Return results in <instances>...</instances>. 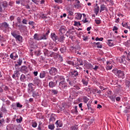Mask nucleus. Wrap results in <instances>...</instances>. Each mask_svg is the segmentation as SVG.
<instances>
[{
	"label": "nucleus",
	"instance_id": "nucleus-1",
	"mask_svg": "<svg viewBox=\"0 0 130 130\" xmlns=\"http://www.w3.org/2000/svg\"><path fill=\"white\" fill-rule=\"evenodd\" d=\"M115 75L118 77V78H123L124 77V72L121 71V70H115L113 71Z\"/></svg>",
	"mask_w": 130,
	"mask_h": 130
},
{
	"label": "nucleus",
	"instance_id": "nucleus-2",
	"mask_svg": "<svg viewBox=\"0 0 130 130\" xmlns=\"http://www.w3.org/2000/svg\"><path fill=\"white\" fill-rule=\"evenodd\" d=\"M78 61L79 62V66H84V67H87V69H90L91 70V69H93V66L91 64V63H88L87 64H85V61H82V59H79L78 60Z\"/></svg>",
	"mask_w": 130,
	"mask_h": 130
},
{
	"label": "nucleus",
	"instance_id": "nucleus-3",
	"mask_svg": "<svg viewBox=\"0 0 130 130\" xmlns=\"http://www.w3.org/2000/svg\"><path fill=\"white\" fill-rule=\"evenodd\" d=\"M76 80V79H75V78L71 77V78H70L67 79V81L68 82L71 87H73L74 85H76V84L77 83V80Z\"/></svg>",
	"mask_w": 130,
	"mask_h": 130
},
{
	"label": "nucleus",
	"instance_id": "nucleus-4",
	"mask_svg": "<svg viewBox=\"0 0 130 130\" xmlns=\"http://www.w3.org/2000/svg\"><path fill=\"white\" fill-rule=\"evenodd\" d=\"M59 85L60 86V87H61L62 88V90H67V89H68V83H67V82H66V80L65 81H61L59 83Z\"/></svg>",
	"mask_w": 130,
	"mask_h": 130
},
{
	"label": "nucleus",
	"instance_id": "nucleus-5",
	"mask_svg": "<svg viewBox=\"0 0 130 130\" xmlns=\"http://www.w3.org/2000/svg\"><path fill=\"white\" fill-rule=\"evenodd\" d=\"M27 91L29 94H31L34 91V84L33 83H30L28 84Z\"/></svg>",
	"mask_w": 130,
	"mask_h": 130
},
{
	"label": "nucleus",
	"instance_id": "nucleus-6",
	"mask_svg": "<svg viewBox=\"0 0 130 130\" xmlns=\"http://www.w3.org/2000/svg\"><path fill=\"white\" fill-rule=\"evenodd\" d=\"M49 74L51 76H55L57 74V69L54 67H52L49 70Z\"/></svg>",
	"mask_w": 130,
	"mask_h": 130
},
{
	"label": "nucleus",
	"instance_id": "nucleus-7",
	"mask_svg": "<svg viewBox=\"0 0 130 130\" xmlns=\"http://www.w3.org/2000/svg\"><path fill=\"white\" fill-rule=\"evenodd\" d=\"M71 78H73L75 80H77V77L79 76V72L76 70H73L71 72Z\"/></svg>",
	"mask_w": 130,
	"mask_h": 130
},
{
	"label": "nucleus",
	"instance_id": "nucleus-8",
	"mask_svg": "<svg viewBox=\"0 0 130 130\" xmlns=\"http://www.w3.org/2000/svg\"><path fill=\"white\" fill-rule=\"evenodd\" d=\"M57 84V81H50L49 83V88H50L51 89H53V88H54V87H55V86H56Z\"/></svg>",
	"mask_w": 130,
	"mask_h": 130
},
{
	"label": "nucleus",
	"instance_id": "nucleus-9",
	"mask_svg": "<svg viewBox=\"0 0 130 130\" xmlns=\"http://www.w3.org/2000/svg\"><path fill=\"white\" fill-rule=\"evenodd\" d=\"M15 25H16V27H18L20 31H25V30H26V29H27V26L25 25H23L22 24L18 25L17 23H16Z\"/></svg>",
	"mask_w": 130,
	"mask_h": 130
},
{
	"label": "nucleus",
	"instance_id": "nucleus-10",
	"mask_svg": "<svg viewBox=\"0 0 130 130\" xmlns=\"http://www.w3.org/2000/svg\"><path fill=\"white\" fill-rule=\"evenodd\" d=\"M20 71L16 70L14 71L13 75H12V78L13 79H16V78H17V79H19V77H20Z\"/></svg>",
	"mask_w": 130,
	"mask_h": 130
},
{
	"label": "nucleus",
	"instance_id": "nucleus-11",
	"mask_svg": "<svg viewBox=\"0 0 130 130\" xmlns=\"http://www.w3.org/2000/svg\"><path fill=\"white\" fill-rule=\"evenodd\" d=\"M0 28L1 29H7V28H9V24L7 23L6 22H4L1 24V26H0Z\"/></svg>",
	"mask_w": 130,
	"mask_h": 130
},
{
	"label": "nucleus",
	"instance_id": "nucleus-12",
	"mask_svg": "<svg viewBox=\"0 0 130 130\" xmlns=\"http://www.w3.org/2000/svg\"><path fill=\"white\" fill-rule=\"evenodd\" d=\"M20 71L21 73H25V72L27 73V72H28V68L25 66H21L20 69Z\"/></svg>",
	"mask_w": 130,
	"mask_h": 130
},
{
	"label": "nucleus",
	"instance_id": "nucleus-13",
	"mask_svg": "<svg viewBox=\"0 0 130 130\" xmlns=\"http://www.w3.org/2000/svg\"><path fill=\"white\" fill-rule=\"evenodd\" d=\"M55 119H56V116H55L53 114H52L50 116V119H49L50 122H53V121H55Z\"/></svg>",
	"mask_w": 130,
	"mask_h": 130
},
{
	"label": "nucleus",
	"instance_id": "nucleus-14",
	"mask_svg": "<svg viewBox=\"0 0 130 130\" xmlns=\"http://www.w3.org/2000/svg\"><path fill=\"white\" fill-rule=\"evenodd\" d=\"M60 51H61V53H64V52H67V47H66V46H64V45H61Z\"/></svg>",
	"mask_w": 130,
	"mask_h": 130
},
{
	"label": "nucleus",
	"instance_id": "nucleus-15",
	"mask_svg": "<svg viewBox=\"0 0 130 130\" xmlns=\"http://www.w3.org/2000/svg\"><path fill=\"white\" fill-rule=\"evenodd\" d=\"M55 124L57 127H61L62 126V121L58 120L56 121Z\"/></svg>",
	"mask_w": 130,
	"mask_h": 130
},
{
	"label": "nucleus",
	"instance_id": "nucleus-16",
	"mask_svg": "<svg viewBox=\"0 0 130 130\" xmlns=\"http://www.w3.org/2000/svg\"><path fill=\"white\" fill-rule=\"evenodd\" d=\"M34 84H35L36 85H37L38 86V85H39V84H40V83H41V80H40V79H38V78L36 77L34 79Z\"/></svg>",
	"mask_w": 130,
	"mask_h": 130
},
{
	"label": "nucleus",
	"instance_id": "nucleus-17",
	"mask_svg": "<svg viewBox=\"0 0 130 130\" xmlns=\"http://www.w3.org/2000/svg\"><path fill=\"white\" fill-rule=\"evenodd\" d=\"M103 11H108V9H107V8L106 7V5L103 4L101 5V9H100V13L102 12Z\"/></svg>",
	"mask_w": 130,
	"mask_h": 130
},
{
	"label": "nucleus",
	"instance_id": "nucleus-18",
	"mask_svg": "<svg viewBox=\"0 0 130 130\" xmlns=\"http://www.w3.org/2000/svg\"><path fill=\"white\" fill-rule=\"evenodd\" d=\"M51 38H52L54 41H56V40L58 39V37H57L56 35H55L54 33H51Z\"/></svg>",
	"mask_w": 130,
	"mask_h": 130
},
{
	"label": "nucleus",
	"instance_id": "nucleus-19",
	"mask_svg": "<svg viewBox=\"0 0 130 130\" xmlns=\"http://www.w3.org/2000/svg\"><path fill=\"white\" fill-rule=\"evenodd\" d=\"M59 31L60 32V33H61V34H63V33H66V26H61L59 29Z\"/></svg>",
	"mask_w": 130,
	"mask_h": 130
},
{
	"label": "nucleus",
	"instance_id": "nucleus-20",
	"mask_svg": "<svg viewBox=\"0 0 130 130\" xmlns=\"http://www.w3.org/2000/svg\"><path fill=\"white\" fill-rule=\"evenodd\" d=\"M17 63L15 64V67H20V66H22V63L23 62V60L22 59H18V60L17 61Z\"/></svg>",
	"mask_w": 130,
	"mask_h": 130
},
{
	"label": "nucleus",
	"instance_id": "nucleus-21",
	"mask_svg": "<svg viewBox=\"0 0 130 130\" xmlns=\"http://www.w3.org/2000/svg\"><path fill=\"white\" fill-rule=\"evenodd\" d=\"M34 39L35 40L40 41L41 40V37L38 34H35L34 36Z\"/></svg>",
	"mask_w": 130,
	"mask_h": 130
},
{
	"label": "nucleus",
	"instance_id": "nucleus-22",
	"mask_svg": "<svg viewBox=\"0 0 130 130\" xmlns=\"http://www.w3.org/2000/svg\"><path fill=\"white\" fill-rule=\"evenodd\" d=\"M99 6H98V4H96V6H95L94 8V13H95L96 16H97V15H98V13H99Z\"/></svg>",
	"mask_w": 130,
	"mask_h": 130
},
{
	"label": "nucleus",
	"instance_id": "nucleus-23",
	"mask_svg": "<svg viewBox=\"0 0 130 130\" xmlns=\"http://www.w3.org/2000/svg\"><path fill=\"white\" fill-rule=\"evenodd\" d=\"M111 69H112V64L110 61H107L106 70H111Z\"/></svg>",
	"mask_w": 130,
	"mask_h": 130
},
{
	"label": "nucleus",
	"instance_id": "nucleus-24",
	"mask_svg": "<svg viewBox=\"0 0 130 130\" xmlns=\"http://www.w3.org/2000/svg\"><path fill=\"white\" fill-rule=\"evenodd\" d=\"M46 76V73L45 71H42L40 74V78H41V79H43V78H45Z\"/></svg>",
	"mask_w": 130,
	"mask_h": 130
},
{
	"label": "nucleus",
	"instance_id": "nucleus-25",
	"mask_svg": "<svg viewBox=\"0 0 130 130\" xmlns=\"http://www.w3.org/2000/svg\"><path fill=\"white\" fill-rule=\"evenodd\" d=\"M15 39L17 41H19V42H22V41H23V37L20 35H18L15 38Z\"/></svg>",
	"mask_w": 130,
	"mask_h": 130
},
{
	"label": "nucleus",
	"instance_id": "nucleus-26",
	"mask_svg": "<svg viewBox=\"0 0 130 130\" xmlns=\"http://www.w3.org/2000/svg\"><path fill=\"white\" fill-rule=\"evenodd\" d=\"M125 60V56H122V57H120L119 58V61H120V63H123V62Z\"/></svg>",
	"mask_w": 130,
	"mask_h": 130
},
{
	"label": "nucleus",
	"instance_id": "nucleus-27",
	"mask_svg": "<svg viewBox=\"0 0 130 130\" xmlns=\"http://www.w3.org/2000/svg\"><path fill=\"white\" fill-rule=\"evenodd\" d=\"M107 43L110 47L113 46V45H114V44L112 42V40H108Z\"/></svg>",
	"mask_w": 130,
	"mask_h": 130
},
{
	"label": "nucleus",
	"instance_id": "nucleus-28",
	"mask_svg": "<svg viewBox=\"0 0 130 130\" xmlns=\"http://www.w3.org/2000/svg\"><path fill=\"white\" fill-rule=\"evenodd\" d=\"M44 53L45 56H49V54L50 53V52H49V51H48L47 49H45L44 50Z\"/></svg>",
	"mask_w": 130,
	"mask_h": 130
},
{
	"label": "nucleus",
	"instance_id": "nucleus-29",
	"mask_svg": "<svg viewBox=\"0 0 130 130\" xmlns=\"http://www.w3.org/2000/svg\"><path fill=\"white\" fill-rule=\"evenodd\" d=\"M20 80L21 82H24L26 80V76L24 74H22L20 76Z\"/></svg>",
	"mask_w": 130,
	"mask_h": 130
},
{
	"label": "nucleus",
	"instance_id": "nucleus-30",
	"mask_svg": "<svg viewBox=\"0 0 130 130\" xmlns=\"http://www.w3.org/2000/svg\"><path fill=\"white\" fill-rule=\"evenodd\" d=\"M75 18L77 19V20H81V19H82V14L77 13Z\"/></svg>",
	"mask_w": 130,
	"mask_h": 130
},
{
	"label": "nucleus",
	"instance_id": "nucleus-31",
	"mask_svg": "<svg viewBox=\"0 0 130 130\" xmlns=\"http://www.w3.org/2000/svg\"><path fill=\"white\" fill-rule=\"evenodd\" d=\"M0 6H2L3 8H6V7L8 6V3L7 1H4L1 3Z\"/></svg>",
	"mask_w": 130,
	"mask_h": 130
},
{
	"label": "nucleus",
	"instance_id": "nucleus-32",
	"mask_svg": "<svg viewBox=\"0 0 130 130\" xmlns=\"http://www.w3.org/2000/svg\"><path fill=\"white\" fill-rule=\"evenodd\" d=\"M39 96V93L37 91L32 92V96L34 98H36V97Z\"/></svg>",
	"mask_w": 130,
	"mask_h": 130
},
{
	"label": "nucleus",
	"instance_id": "nucleus-33",
	"mask_svg": "<svg viewBox=\"0 0 130 130\" xmlns=\"http://www.w3.org/2000/svg\"><path fill=\"white\" fill-rule=\"evenodd\" d=\"M57 78H58V80H59V81H66V79L63 76H57Z\"/></svg>",
	"mask_w": 130,
	"mask_h": 130
},
{
	"label": "nucleus",
	"instance_id": "nucleus-34",
	"mask_svg": "<svg viewBox=\"0 0 130 130\" xmlns=\"http://www.w3.org/2000/svg\"><path fill=\"white\" fill-rule=\"evenodd\" d=\"M66 37L63 36H61L59 39H58V41H59V42H63V41L64 40Z\"/></svg>",
	"mask_w": 130,
	"mask_h": 130
},
{
	"label": "nucleus",
	"instance_id": "nucleus-35",
	"mask_svg": "<svg viewBox=\"0 0 130 130\" xmlns=\"http://www.w3.org/2000/svg\"><path fill=\"white\" fill-rule=\"evenodd\" d=\"M72 130H79V125H75L71 127Z\"/></svg>",
	"mask_w": 130,
	"mask_h": 130
},
{
	"label": "nucleus",
	"instance_id": "nucleus-36",
	"mask_svg": "<svg viewBox=\"0 0 130 130\" xmlns=\"http://www.w3.org/2000/svg\"><path fill=\"white\" fill-rule=\"evenodd\" d=\"M74 7L75 8H77V9L79 8H81V7H82V6H81V4H80V1H78L77 2L76 5H74Z\"/></svg>",
	"mask_w": 130,
	"mask_h": 130
},
{
	"label": "nucleus",
	"instance_id": "nucleus-37",
	"mask_svg": "<svg viewBox=\"0 0 130 130\" xmlns=\"http://www.w3.org/2000/svg\"><path fill=\"white\" fill-rule=\"evenodd\" d=\"M11 35H12V36L15 38L16 37H17L18 35V34H17V31H14L11 32Z\"/></svg>",
	"mask_w": 130,
	"mask_h": 130
},
{
	"label": "nucleus",
	"instance_id": "nucleus-38",
	"mask_svg": "<svg viewBox=\"0 0 130 130\" xmlns=\"http://www.w3.org/2000/svg\"><path fill=\"white\" fill-rule=\"evenodd\" d=\"M48 36H47L46 34H44L43 36H41V39L42 40V39L46 40L47 39Z\"/></svg>",
	"mask_w": 130,
	"mask_h": 130
},
{
	"label": "nucleus",
	"instance_id": "nucleus-39",
	"mask_svg": "<svg viewBox=\"0 0 130 130\" xmlns=\"http://www.w3.org/2000/svg\"><path fill=\"white\" fill-rule=\"evenodd\" d=\"M22 120H23V117H22L21 116H20L19 119H16V121L18 123H21V122H22Z\"/></svg>",
	"mask_w": 130,
	"mask_h": 130
},
{
	"label": "nucleus",
	"instance_id": "nucleus-40",
	"mask_svg": "<svg viewBox=\"0 0 130 130\" xmlns=\"http://www.w3.org/2000/svg\"><path fill=\"white\" fill-rule=\"evenodd\" d=\"M51 92L54 95H57V93H58V91L56 89H52Z\"/></svg>",
	"mask_w": 130,
	"mask_h": 130
},
{
	"label": "nucleus",
	"instance_id": "nucleus-41",
	"mask_svg": "<svg viewBox=\"0 0 130 130\" xmlns=\"http://www.w3.org/2000/svg\"><path fill=\"white\" fill-rule=\"evenodd\" d=\"M109 98L111 99V101L113 102H115V96H114L113 95H110Z\"/></svg>",
	"mask_w": 130,
	"mask_h": 130
},
{
	"label": "nucleus",
	"instance_id": "nucleus-42",
	"mask_svg": "<svg viewBox=\"0 0 130 130\" xmlns=\"http://www.w3.org/2000/svg\"><path fill=\"white\" fill-rule=\"evenodd\" d=\"M96 47L98 48H102L103 46L102 45L100 44V42H98L96 43Z\"/></svg>",
	"mask_w": 130,
	"mask_h": 130
},
{
	"label": "nucleus",
	"instance_id": "nucleus-43",
	"mask_svg": "<svg viewBox=\"0 0 130 130\" xmlns=\"http://www.w3.org/2000/svg\"><path fill=\"white\" fill-rule=\"evenodd\" d=\"M83 101L84 103H87V102L89 101V98H88V97L87 96H85L84 98H83Z\"/></svg>",
	"mask_w": 130,
	"mask_h": 130
},
{
	"label": "nucleus",
	"instance_id": "nucleus-44",
	"mask_svg": "<svg viewBox=\"0 0 130 130\" xmlns=\"http://www.w3.org/2000/svg\"><path fill=\"white\" fill-rule=\"evenodd\" d=\"M16 107H18V108H22L23 107V105H21L20 103H16Z\"/></svg>",
	"mask_w": 130,
	"mask_h": 130
},
{
	"label": "nucleus",
	"instance_id": "nucleus-45",
	"mask_svg": "<svg viewBox=\"0 0 130 130\" xmlns=\"http://www.w3.org/2000/svg\"><path fill=\"white\" fill-rule=\"evenodd\" d=\"M28 20H27V19H23L22 21V24H24V25H27Z\"/></svg>",
	"mask_w": 130,
	"mask_h": 130
},
{
	"label": "nucleus",
	"instance_id": "nucleus-46",
	"mask_svg": "<svg viewBox=\"0 0 130 130\" xmlns=\"http://www.w3.org/2000/svg\"><path fill=\"white\" fill-rule=\"evenodd\" d=\"M1 111H2V112L6 113L7 112V109H6V107L2 106Z\"/></svg>",
	"mask_w": 130,
	"mask_h": 130
},
{
	"label": "nucleus",
	"instance_id": "nucleus-47",
	"mask_svg": "<svg viewBox=\"0 0 130 130\" xmlns=\"http://www.w3.org/2000/svg\"><path fill=\"white\" fill-rule=\"evenodd\" d=\"M14 54H15V53H13L10 54V58L13 59L14 60H16V58H14Z\"/></svg>",
	"mask_w": 130,
	"mask_h": 130
},
{
	"label": "nucleus",
	"instance_id": "nucleus-48",
	"mask_svg": "<svg viewBox=\"0 0 130 130\" xmlns=\"http://www.w3.org/2000/svg\"><path fill=\"white\" fill-rule=\"evenodd\" d=\"M94 92H96L98 94H101V90H98V89H93Z\"/></svg>",
	"mask_w": 130,
	"mask_h": 130
},
{
	"label": "nucleus",
	"instance_id": "nucleus-49",
	"mask_svg": "<svg viewBox=\"0 0 130 130\" xmlns=\"http://www.w3.org/2000/svg\"><path fill=\"white\" fill-rule=\"evenodd\" d=\"M74 26H81V23H80V22H78V21H75Z\"/></svg>",
	"mask_w": 130,
	"mask_h": 130
},
{
	"label": "nucleus",
	"instance_id": "nucleus-50",
	"mask_svg": "<svg viewBox=\"0 0 130 130\" xmlns=\"http://www.w3.org/2000/svg\"><path fill=\"white\" fill-rule=\"evenodd\" d=\"M48 128H49V129H54V125H49Z\"/></svg>",
	"mask_w": 130,
	"mask_h": 130
},
{
	"label": "nucleus",
	"instance_id": "nucleus-51",
	"mask_svg": "<svg viewBox=\"0 0 130 130\" xmlns=\"http://www.w3.org/2000/svg\"><path fill=\"white\" fill-rule=\"evenodd\" d=\"M17 21L18 24H21V23L22 22L21 19V17H17Z\"/></svg>",
	"mask_w": 130,
	"mask_h": 130
},
{
	"label": "nucleus",
	"instance_id": "nucleus-52",
	"mask_svg": "<svg viewBox=\"0 0 130 130\" xmlns=\"http://www.w3.org/2000/svg\"><path fill=\"white\" fill-rule=\"evenodd\" d=\"M11 107H12L13 109H14V110H16L17 109V107L16 106V104H13L11 105Z\"/></svg>",
	"mask_w": 130,
	"mask_h": 130
},
{
	"label": "nucleus",
	"instance_id": "nucleus-53",
	"mask_svg": "<svg viewBox=\"0 0 130 130\" xmlns=\"http://www.w3.org/2000/svg\"><path fill=\"white\" fill-rule=\"evenodd\" d=\"M95 22L96 24H97V25H99V24H100L101 23V20H100L99 19H95Z\"/></svg>",
	"mask_w": 130,
	"mask_h": 130
},
{
	"label": "nucleus",
	"instance_id": "nucleus-54",
	"mask_svg": "<svg viewBox=\"0 0 130 130\" xmlns=\"http://www.w3.org/2000/svg\"><path fill=\"white\" fill-rule=\"evenodd\" d=\"M82 82L83 84L85 86H87V85H88V82L86 81V80H85L84 79H82Z\"/></svg>",
	"mask_w": 130,
	"mask_h": 130
},
{
	"label": "nucleus",
	"instance_id": "nucleus-55",
	"mask_svg": "<svg viewBox=\"0 0 130 130\" xmlns=\"http://www.w3.org/2000/svg\"><path fill=\"white\" fill-rule=\"evenodd\" d=\"M96 41H103V38H99L98 37L95 39Z\"/></svg>",
	"mask_w": 130,
	"mask_h": 130
},
{
	"label": "nucleus",
	"instance_id": "nucleus-56",
	"mask_svg": "<svg viewBox=\"0 0 130 130\" xmlns=\"http://www.w3.org/2000/svg\"><path fill=\"white\" fill-rule=\"evenodd\" d=\"M54 1L57 4H62V0H54Z\"/></svg>",
	"mask_w": 130,
	"mask_h": 130
},
{
	"label": "nucleus",
	"instance_id": "nucleus-57",
	"mask_svg": "<svg viewBox=\"0 0 130 130\" xmlns=\"http://www.w3.org/2000/svg\"><path fill=\"white\" fill-rule=\"evenodd\" d=\"M68 63L69 64H71L72 66H74L75 64V63H74V61H71V60L68 61Z\"/></svg>",
	"mask_w": 130,
	"mask_h": 130
},
{
	"label": "nucleus",
	"instance_id": "nucleus-58",
	"mask_svg": "<svg viewBox=\"0 0 130 130\" xmlns=\"http://www.w3.org/2000/svg\"><path fill=\"white\" fill-rule=\"evenodd\" d=\"M87 107H88V109L89 110H92V108L91 107V104H87Z\"/></svg>",
	"mask_w": 130,
	"mask_h": 130
},
{
	"label": "nucleus",
	"instance_id": "nucleus-59",
	"mask_svg": "<svg viewBox=\"0 0 130 130\" xmlns=\"http://www.w3.org/2000/svg\"><path fill=\"white\" fill-rule=\"evenodd\" d=\"M32 127H36L37 126V123L33 122L32 124Z\"/></svg>",
	"mask_w": 130,
	"mask_h": 130
},
{
	"label": "nucleus",
	"instance_id": "nucleus-60",
	"mask_svg": "<svg viewBox=\"0 0 130 130\" xmlns=\"http://www.w3.org/2000/svg\"><path fill=\"white\" fill-rule=\"evenodd\" d=\"M41 18H42V19H44L45 20L47 19V16H46V15L43 14L41 16Z\"/></svg>",
	"mask_w": 130,
	"mask_h": 130
},
{
	"label": "nucleus",
	"instance_id": "nucleus-61",
	"mask_svg": "<svg viewBox=\"0 0 130 130\" xmlns=\"http://www.w3.org/2000/svg\"><path fill=\"white\" fill-rule=\"evenodd\" d=\"M29 25H30L31 26H33V25H34V24H35V22H34V21H29L28 22Z\"/></svg>",
	"mask_w": 130,
	"mask_h": 130
},
{
	"label": "nucleus",
	"instance_id": "nucleus-62",
	"mask_svg": "<svg viewBox=\"0 0 130 130\" xmlns=\"http://www.w3.org/2000/svg\"><path fill=\"white\" fill-rule=\"evenodd\" d=\"M73 87L74 88H75L77 90H80V87H79V86L77 85H74Z\"/></svg>",
	"mask_w": 130,
	"mask_h": 130
},
{
	"label": "nucleus",
	"instance_id": "nucleus-63",
	"mask_svg": "<svg viewBox=\"0 0 130 130\" xmlns=\"http://www.w3.org/2000/svg\"><path fill=\"white\" fill-rule=\"evenodd\" d=\"M125 84H126V85L128 86V88H130V81H127Z\"/></svg>",
	"mask_w": 130,
	"mask_h": 130
},
{
	"label": "nucleus",
	"instance_id": "nucleus-64",
	"mask_svg": "<svg viewBox=\"0 0 130 130\" xmlns=\"http://www.w3.org/2000/svg\"><path fill=\"white\" fill-rule=\"evenodd\" d=\"M4 122H5V119H2L1 120H0V123L1 124H3V123H4Z\"/></svg>",
	"mask_w": 130,
	"mask_h": 130
}]
</instances>
